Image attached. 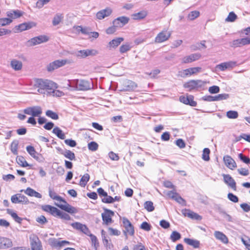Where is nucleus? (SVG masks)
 Masks as SVG:
<instances>
[{
    "instance_id": "1",
    "label": "nucleus",
    "mask_w": 250,
    "mask_h": 250,
    "mask_svg": "<svg viewBox=\"0 0 250 250\" xmlns=\"http://www.w3.org/2000/svg\"><path fill=\"white\" fill-rule=\"evenodd\" d=\"M36 86L38 88V92L42 94L48 95V91L53 88H57V84L48 80L38 79L36 81Z\"/></svg>"
},
{
    "instance_id": "2",
    "label": "nucleus",
    "mask_w": 250,
    "mask_h": 250,
    "mask_svg": "<svg viewBox=\"0 0 250 250\" xmlns=\"http://www.w3.org/2000/svg\"><path fill=\"white\" fill-rule=\"evenodd\" d=\"M206 82L201 80H190L184 84L185 88L188 89L189 91L192 90L198 91L204 86Z\"/></svg>"
},
{
    "instance_id": "3",
    "label": "nucleus",
    "mask_w": 250,
    "mask_h": 250,
    "mask_svg": "<svg viewBox=\"0 0 250 250\" xmlns=\"http://www.w3.org/2000/svg\"><path fill=\"white\" fill-rule=\"evenodd\" d=\"M23 111L25 114L33 117H40L42 114V108L40 106H30L23 109Z\"/></svg>"
},
{
    "instance_id": "4",
    "label": "nucleus",
    "mask_w": 250,
    "mask_h": 250,
    "mask_svg": "<svg viewBox=\"0 0 250 250\" xmlns=\"http://www.w3.org/2000/svg\"><path fill=\"white\" fill-rule=\"evenodd\" d=\"M137 87V85L135 82L131 80H125L123 81L119 91L130 92L134 90Z\"/></svg>"
},
{
    "instance_id": "5",
    "label": "nucleus",
    "mask_w": 250,
    "mask_h": 250,
    "mask_svg": "<svg viewBox=\"0 0 250 250\" xmlns=\"http://www.w3.org/2000/svg\"><path fill=\"white\" fill-rule=\"evenodd\" d=\"M49 40V37L46 35H40L35 37L28 40L27 42V45L32 46L42 43L46 42Z\"/></svg>"
},
{
    "instance_id": "6",
    "label": "nucleus",
    "mask_w": 250,
    "mask_h": 250,
    "mask_svg": "<svg viewBox=\"0 0 250 250\" xmlns=\"http://www.w3.org/2000/svg\"><path fill=\"white\" fill-rule=\"evenodd\" d=\"M30 240L32 250H42V243L37 235H31Z\"/></svg>"
},
{
    "instance_id": "7",
    "label": "nucleus",
    "mask_w": 250,
    "mask_h": 250,
    "mask_svg": "<svg viewBox=\"0 0 250 250\" xmlns=\"http://www.w3.org/2000/svg\"><path fill=\"white\" fill-rule=\"evenodd\" d=\"M36 24L33 22H24L14 27V32L19 33L25 30H29L33 27L36 26Z\"/></svg>"
},
{
    "instance_id": "8",
    "label": "nucleus",
    "mask_w": 250,
    "mask_h": 250,
    "mask_svg": "<svg viewBox=\"0 0 250 250\" xmlns=\"http://www.w3.org/2000/svg\"><path fill=\"white\" fill-rule=\"evenodd\" d=\"M123 223L125 228L124 232L126 236V238H127V233L131 236H132L134 234V227L131 222L126 218L123 219Z\"/></svg>"
},
{
    "instance_id": "9",
    "label": "nucleus",
    "mask_w": 250,
    "mask_h": 250,
    "mask_svg": "<svg viewBox=\"0 0 250 250\" xmlns=\"http://www.w3.org/2000/svg\"><path fill=\"white\" fill-rule=\"evenodd\" d=\"M11 202L14 204H19L27 205L29 203L28 198L24 195L18 193L11 196Z\"/></svg>"
},
{
    "instance_id": "10",
    "label": "nucleus",
    "mask_w": 250,
    "mask_h": 250,
    "mask_svg": "<svg viewBox=\"0 0 250 250\" xmlns=\"http://www.w3.org/2000/svg\"><path fill=\"white\" fill-rule=\"evenodd\" d=\"M93 84L92 81L79 80L78 82V90L86 91L92 88Z\"/></svg>"
},
{
    "instance_id": "11",
    "label": "nucleus",
    "mask_w": 250,
    "mask_h": 250,
    "mask_svg": "<svg viewBox=\"0 0 250 250\" xmlns=\"http://www.w3.org/2000/svg\"><path fill=\"white\" fill-rule=\"evenodd\" d=\"M104 212L102 214L103 221L107 225L112 221L111 217L114 215V212L109 209L104 208Z\"/></svg>"
},
{
    "instance_id": "12",
    "label": "nucleus",
    "mask_w": 250,
    "mask_h": 250,
    "mask_svg": "<svg viewBox=\"0 0 250 250\" xmlns=\"http://www.w3.org/2000/svg\"><path fill=\"white\" fill-rule=\"evenodd\" d=\"M194 97L191 95H187V97L185 96H181L179 97V101L180 102L187 105H189L191 106H196L197 103L193 100Z\"/></svg>"
},
{
    "instance_id": "13",
    "label": "nucleus",
    "mask_w": 250,
    "mask_h": 250,
    "mask_svg": "<svg viewBox=\"0 0 250 250\" xmlns=\"http://www.w3.org/2000/svg\"><path fill=\"white\" fill-rule=\"evenodd\" d=\"M98 54V51L94 49L81 50L76 53V55L78 57L84 58L89 56H95Z\"/></svg>"
},
{
    "instance_id": "14",
    "label": "nucleus",
    "mask_w": 250,
    "mask_h": 250,
    "mask_svg": "<svg viewBox=\"0 0 250 250\" xmlns=\"http://www.w3.org/2000/svg\"><path fill=\"white\" fill-rule=\"evenodd\" d=\"M129 21V18L125 16L119 17L112 22L113 24L117 28H121L126 24Z\"/></svg>"
},
{
    "instance_id": "15",
    "label": "nucleus",
    "mask_w": 250,
    "mask_h": 250,
    "mask_svg": "<svg viewBox=\"0 0 250 250\" xmlns=\"http://www.w3.org/2000/svg\"><path fill=\"white\" fill-rule=\"evenodd\" d=\"M171 33L167 31H163L159 33L155 37V42L156 43H161L167 41L170 37Z\"/></svg>"
},
{
    "instance_id": "16",
    "label": "nucleus",
    "mask_w": 250,
    "mask_h": 250,
    "mask_svg": "<svg viewBox=\"0 0 250 250\" xmlns=\"http://www.w3.org/2000/svg\"><path fill=\"white\" fill-rule=\"evenodd\" d=\"M42 208L43 211L50 213L54 216H58L61 213L60 210L51 205H43L42 207Z\"/></svg>"
},
{
    "instance_id": "17",
    "label": "nucleus",
    "mask_w": 250,
    "mask_h": 250,
    "mask_svg": "<svg viewBox=\"0 0 250 250\" xmlns=\"http://www.w3.org/2000/svg\"><path fill=\"white\" fill-rule=\"evenodd\" d=\"M224 182L233 190H236V183L235 180L229 174H223Z\"/></svg>"
},
{
    "instance_id": "18",
    "label": "nucleus",
    "mask_w": 250,
    "mask_h": 250,
    "mask_svg": "<svg viewBox=\"0 0 250 250\" xmlns=\"http://www.w3.org/2000/svg\"><path fill=\"white\" fill-rule=\"evenodd\" d=\"M71 226L73 227L74 229L81 231L87 236L91 234L90 231L89 230V229L85 225H83L79 222H75L72 223L71 224Z\"/></svg>"
},
{
    "instance_id": "19",
    "label": "nucleus",
    "mask_w": 250,
    "mask_h": 250,
    "mask_svg": "<svg viewBox=\"0 0 250 250\" xmlns=\"http://www.w3.org/2000/svg\"><path fill=\"white\" fill-rule=\"evenodd\" d=\"M201 57L199 53H194L184 57L182 59L183 63H188L199 60Z\"/></svg>"
},
{
    "instance_id": "20",
    "label": "nucleus",
    "mask_w": 250,
    "mask_h": 250,
    "mask_svg": "<svg viewBox=\"0 0 250 250\" xmlns=\"http://www.w3.org/2000/svg\"><path fill=\"white\" fill-rule=\"evenodd\" d=\"M66 62V60H56L50 63L47 66V70L48 71H52L64 65Z\"/></svg>"
},
{
    "instance_id": "21",
    "label": "nucleus",
    "mask_w": 250,
    "mask_h": 250,
    "mask_svg": "<svg viewBox=\"0 0 250 250\" xmlns=\"http://www.w3.org/2000/svg\"><path fill=\"white\" fill-rule=\"evenodd\" d=\"M201 69V67H192L183 70L180 72L182 77H186L199 72Z\"/></svg>"
},
{
    "instance_id": "22",
    "label": "nucleus",
    "mask_w": 250,
    "mask_h": 250,
    "mask_svg": "<svg viewBox=\"0 0 250 250\" xmlns=\"http://www.w3.org/2000/svg\"><path fill=\"white\" fill-rule=\"evenodd\" d=\"M65 205H59V204H56L59 208H61L62 209L69 213H75L77 212V209L75 208L71 205H70L69 204H68L66 202V203H64Z\"/></svg>"
},
{
    "instance_id": "23",
    "label": "nucleus",
    "mask_w": 250,
    "mask_h": 250,
    "mask_svg": "<svg viewBox=\"0 0 250 250\" xmlns=\"http://www.w3.org/2000/svg\"><path fill=\"white\" fill-rule=\"evenodd\" d=\"M112 12V10L110 8H106L98 12L96 14V17L98 20H103L110 16Z\"/></svg>"
},
{
    "instance_id": "24",
    "label": "nucleus",
    "mask_w": 250,
    "mask_h": 250,
    "mask_svg": "<svg viewBox=\"0 0 250 250\" xmlns=\"http://www.w3.org/2000/svg\"><path fill=\"white\" fill-rule=\"evenodd\" d=\"M223 159L226 166L229 169H233L237 167L235 162L230 156H225Z\"/></svg>"
},
{
    "instance_id": "25",
    "label": "nucleus",
    "mask_w": 250,
    "mask_h": 250,
    "mask_svg": "<svg viewBox=\"0 0 250 250\" xmlns=\"http://www.w3.org/2000/svg\"><path fill=\"white\" fill-rule=\"evenodd\" d=\"M23 190H21V192ZM24 193L31 197H35L38 198H41L42 195L39 192H37L31 188H27L26 190H24Z\"/></svg>"
},
{
    "instance_id": "26",
    "label": "nucleus",
    "mask_w": 250,
    "mask_h": 250,
    "mask_svg": "<svg viewBox=\"0 0 250 250\" xmlns=\"http://www.w3.org/2000/svg\"><path fill=\"white\" fill-rule=\"evenodd\" d=\"M10 66L15 71H19L22 69V63L16 59H13L10 62Z\"/></svg>"
},
{
    "instance_id": "27",
    "label": "nucleus",
    "mask_w": 250,
    "mask_h": 250,
    "mask_svg": "<svg viewBox=\"0 0 250 250\" xmlns=\"http://www.w3.org/2000/svg\"><path fill=\"white\" fill-rule=\"evenodd\" d=\"M49 196L53 200H56L62 203H66V201L61 196L58 195L57 193L50 188H49Z\"/></svg>"
},
{
    "instance_id": "28",
    "label": "nucleus",
    "mask_w": 250,
    "mask_h": 250,
    "mask_svg": "<svg viewBox=\"0 0 250 250\" xmlns=\"http://www.w3.org/2000/svg\"><path fill=\"white\" fill-rule=\"evenodd\" d=\"M214 236L215 238L221 241L224 244H227L228 243V239L226 235L223 232L219 231H215L214 232Z\"/></svg>"
},
{
    "instance_id": "29",
    "label": "nucleus",
    "mask_w": 250,
    "mask_h": 250,
    "mask_svg": "<svg viewBox=\"0 0 250 250\" xmlns=\"http://www.w3.org/2000/svg\"><path fill=\"white\" fill-rule=\"evenodd\" d=\"M184 241L186 244L189 246H192L194 248H198L200 247V241L197 240L185 238Z\"/></svg>"
},
{
    "instance_id": "30",
    "label": "nucleus",
    "mask_w": 250,
    "mask_h": 250,
    "mask_svg": "<svg viewBox=\"0 0 250 250\" xmlns=\"http://www.w3.org/2000/svg\"><path fill=\"white\" fill-rule=\"evenodd\" d=\"M123 41L124 38L122 37L116 38L114 39H113L109 42V47L115 48L119 46Z\"/></svg>"
},
{
    "instance_id": "31",
    "label": "nucleus",
    "mask_w": 250,
    "mask_h": 250,
    "mask_svg": "<svg viewBox=\"0 0 250 250\" xmlns=\"http://www.w3.org/2000/svg\"><path fill=\"white\" fill-rule=\"evenodd\" d=\"M79 80H67L66 85L68 88H71L73 89H78V82Z\"/></svg>"
},
{
    "instance_id": "32",
    "label": "nucleus",
    "mask_w": 250,
    "mask_h": 250,
    "mask_svg": "<svg viewBox=\"0 0 250 250\" xmlns=\"http://www.w3.org/2000/svg\"><path fill=\"white\" fill-rule=\"evenodd\" d=\"M52 132L61 139H64L65 138L64 133L59 127L56 126L54 127Z\"/></svg>"
},
{
    "instance_id": "33",
    "label": "nucleus",
    "mask_w": 250,
    "mask_h": 250,
    "mask_svg": "<svg viewBox=\"0 0 250 250\" xmlns=\"http://www.w3.org/2000/svg\"><path fill=\"white\" fill-rule=\"evenodd\" d=\"M17 163L22 167H27L30 165L26 162L25 158L21 156H18L16 158Z\"/></svg>"
},
{
    "instance_id": "34",
    "label": "nucleus",
    "mask_w": 250,
    "mask_h": 250,
    "mask_svg": "<svg viewBox=\"0 0 250 250\" xmlns=\"http://www.w3.org/2000/svg\"><path fill=\"white\" fill-rule=\"evenodd\" d=\"M147 16V12L146 11H142L132 15L135 20H140L144 19Z\"/></svg>"
},
{
    "instance_id": "35",
    "label": "nucleus",
    "mask_w": 250,
    "mask_h": 250,
    "mask_svg": "<svg viewBox=\"0 0 250 250\" xmlns=\"http://www.w3.org/2000/svg\"><path fill=\"white\" fill-rule=\"evenodd\" d=\"M63 16L62 14L58 13L55 15L52 20V24L54 26L58 25L62 20Z\"/></svg>"
},
{
    "instance_id": "36",
    "label": "nucleus",
    "mask_w": 250,
    "mask_h": 250,
    "mask_svg": "<svg viewBox=\"0 0 250 250\" xmlns=\"http://www.w3.org/2000/svg\"><path fill=\"white\" fill-rule=\"evenodd\" d=\"M62 155L71 161L75 160L76 159L75 154L69 150H65L64 153H62Z\"/></svg>"
},
{
    "instance_id": "37",
    "label": "nucleus",
    "mask_w": 250,
    "mask_h": 250,
    "mask_svg": "<svg viewBox=\"0 0 250 250\" xmlns=\"http://www.w3.org/2000/svg\"><path fill=\"white\" fill-rule=\"evenodd\" d=\"M90 176L88 173L84 174L80 180V185L82 187H85L89 181Z\"/></svg>"
},
{
    "instance_id": "38",
    "label": "nucleus",
    "mask_w": 250,
    "mask_h": 250,
    "mask_svg": "<svg viewBox=\"0 0 250 250\" xmlns=\"http://www.w3.org/2000/svg\"><path fill=\"white\" fill-rule=\"evenodd\" d=\"M12 242L8 239H3L2 240H0V248H6L11 246Z\"/></svg>"
},
{
    "instance_id": "39",
    "label": "nucleus",
    "mask_w": 250,
    "mask_h": 250,
    "mask_svg": "<svg viewBox=\"0 0 250 250\" xmlns=\"http://www.w3.org/2000/svg\"><path fill=\"white\" fill-rule=\"evenodd\" d=\"M7 211V213L11 215V216L13 217L16 222L19 223H21L22 219L18 216L16 213L13 212L11 209H8Z\"/></svg>"
},
{
    "instance_id": "40",
    "label": "nucleus",
    "mask_w": 250,
    "mask_h": 250,
    "mask_svg": "<svg viewBox=\"0 0 250 250\" xmlns=\"http://www.w3.org/2000/svg\"><path fill=\"white\" fill-rule=\"evenodd\" d=\"M210 151L208 148H205L203 151L202 159L205 161H208L209 160V154Z\"/></svg>"
},
{
    "instance_id": "41",
    "label": "nucleus",
    "mask_w": 250,
    "mask_h": 250,
    "mask_svg": "<svg viewBox=\"0 0 250 250\" xmlns=\"http://www.w3.org/2000/svg\"><path fill=\"white\" fill-rule=\"evenodd\" d=\"M19 142L17 140L14 141L11 145V151L14 155L18 154V146Z\"/></svg>"
},
{
    "instance_id": "42",
    "label": "nucleus",
    "mask_w": 250,
    "mask_h": 250,
    "mask_svg": "<svg viewBox=\"0 0 250 250\" xmlns=\"http://www.w3.org/2000/svg\"><path fill=\"white\" fill-rule=\"evenodd\" d=\"M237 19V16L234 12H230L225 19L226 22H234Z\"/></svg>"
},
{
    "instance_id": "43",
    "label": "nucleus",
    "mask_w": 250,
    "mask_h": 250,
    "mask_svg": "<svg viewBox=\"0 0 250 250\" xmlns=\"http://www.w3.org/2000/svg\"><path fill=\"white\" fill-rule=\"evenodd\" d=\"M229 98V94L224 93L218 94V95H216L214 96V101H219L223 100H226Z\"/></svg>"
},
{
    "instance_id": "44",
    "label": "nucleus",
    "mask_w": 250,
    "mask_h": 250,
    "mask_svg": "<svg viewBox=\"0 0 250 250\" xmlns=\"http://www.w3.org/2000/svg\"><path fill=\"white\" fill-rule=\"evenodd\" d=\"M55 89L56 88H53L52 90L48 91V95L56 97H61L64 95L63 92Z\"/></svg>"
},
{
    "instance_id": "45",
    "label": "nucleus",
    "mask_w": 250,
    "mask_h": 250,
    "mask_svg": "<svg viewBox=\"0 0 250 250\" xmlns=\"http://www.w3.org/2000/svg\"><path fill=\"white\" fill-rule=\"evenodd\" d=\"M26 150L33 158H35V156L38 155V153L36 152L33 146H26Z\"/></svg>"
},
{
    "instance_id": "46",
    "label": "nucleus",
    "mask_w": 250,
    "mask_h": 250,
    "mask_svg": "<svg viewBox=\"0 0 250 250\" xmlns=\"http://www.w3.org/2000/svg\"><path fill=\"white\" fill-rule=\"evenodd\" d=\"M144 207L149 212H151L154 210L153 203L151 201H146L144 204Z\"/></svg>"
},
{
    "instance_id": "47",
    "label": "nucleus",
    "mask_w": 250,
    "mask_h": 250,
    "mask_svg": "<svg viewBox=\"0 0 250 250\" xmlns=\"http://www.w3.org/2000/svg\"><path fill=\"white\" fill-rule=\"evenodd\" d=\"M227 117L229 119H236L238 117V113L236 111L229 110L227 112Z\"/></svg>"
},
{
    "instance_id": "48",
    "label": "nucleus",
    "mask_w": 250,
    "mask_h": 250,
    "mask_svg": "<svg viewBox=\"0 0 250 250\" xmlns=\"http://www.w3.org/2000/svg\"><path fill=\"white\" fill-rule=\"evenodd\" d=\"M45 114L48 117L53 119V120H58L59 119L58 115L55 112H53L52 110H48L46 111Z\"/></svg>"
},
{
    "instance_id": "49",
    "label": "nucleus",
    "mask_w": 250,
    "mask_h": 250,
    "mask_svg": "<svg viewBox=\"0 0 250 250\" xmlns=\"http://www.w3.org/2000/svg\"><path fill=\"white\" fill-rule=\"evenodd\" d=\"M12 22V20L8 18H0V26H4L10 24Z\"/></svg>"
},
{
    "instance_id": "50",
    "label": "nucleus",
    "mask_w": 250,
    "mask_h": 250,
    "mask_svg": "<svg viewBox=\"0 0 250 250\" xmlns=\"http://www.w3.org/2000/svg\"><path fill=\"white\" fill-rule=\"evenodd\" d=\"M181 237V235L180 233L176 231H173L170 235V239L174 242L179 240Z\"/></svg>"
},
{
    "instance_id": "51",
    "label": "nucleus",
    "mask_w": 250,
    "mask_h": 250,
    "mask_svg": "<svg viewBox=\"0 0 250 250\" xmlns=\"http://www.w3.org/2000/svg\"><path fill=\"white\" fill-rule=\"evenodd\" d=\"M98 144L94 141L91 142L88 144V148L92 151H95L98 148Z\"/></svg>"
},
{
    "instance_id": "52",
    "label": "nucleus",
    "mask_w": 250,
    "mask_h": 250,
    "mask_svg": "<svg viewBox=\"0 0 250 250\" xmlns=\"http://www.w3.org/2000/svg\"><path fill=\"white\" fill-rule=\"evenodd\" d=\"M200 15V12L198 11H193L188 15V18L190 21H193Z\"/></svg>"
},
{
    "instance_id": "53",
    "label": "nucleus",
    "mask_w": 250,
    "mask_h": 250,
    "mask_svg": "<svg viewBox=\"0 0 250 250\" xmlns=\"http://www.w3.org/2000/svg\"><path fill=\"white\" fill-rule=\"evenodd\" d=\"M230 46L231 47H233V48L241 47L242 44H241L240 39L233 40L232 42H231L230 43Z\"/></svg>"
},
{
    "instance_id": "54",
    "label": "nucleus",
    "mask_w": 250,
    "mask_h": 250,
    "mask_svg": "<svg viewBox=\"0 0 250 250\" xmlns=\"http://www.w3.org/2000/svg\"><path fill=\"white\" fill-rule=\"evenodd\" d=\"M238 157L245 164H248L250 163V158L244 155L243 153H239Z\"/></svg>"
},
{
    "instance_id": "55",
    "label": "nucleus",
    "mask_w": 250,
    "mask_h": 250,
    "mask_svg": "<svg viewBox=\"0 0 250 250\" xmlns=\"http://www.w3.org/2000/svg\"><path fill=\"white\" fill-rule=\"evenodd\" d=\"M102 202L106 204H111L113 203V197L111 196L108 195L105 196L102 199Z\"/></svg>"
},
{
    "instance_id": "56",
    "label": "nucleus",
    "mask_w": 250,
    "mask_h": 250,
    "mask_svg": "<svg viewBox=\"0 0 250 250\" xmlns=\"http://www.w3.org/2000/svg\"><path fill=\"white\" fill-rule=\"evenodd\" d=\"M131 49V47L129 44L128 43H126L125 44H123L120 46V52L121 53H124L129 51Z\"/></svg>"
},
{
    "instance_id": "57",
    "label": "nucleus",
    "mask_w": 250,
    "mask_h": 250,
    "mask_svg": "<svg viewBox=\"0 0 250 250\" xmlns=\"http://www.w3.org/2000/svg\"><path fill=\"white\" fill-rule=\"evenodd\" d=\"M228 199L233 203H237L239 201L238 197L232 193H229L228 194Z\"/></svg>"
},
{
    "instance_id": "58",
    "label": "nucleus",
    "mask_w": 250,
    "mask_h": 250,
    "mask_svg": "<svg viewBox=\"0 0 250 250\" xmlns=\"http://www.w3.org/2000/svg\"><path fill=\"white\" fill-rule=\"evenodd\" d=\"M88 236L91 238L92 245L94 246V247L96 249L97 247L99 246V243L96 236L91 233Z\"/></svg>"
},
{
    "instance_id": "59",
    "label": "nucleus",
    "mask_w": 250,
    "mask_h": 250,
    "mask_svg": "<svg viewBox=\"0 0 250 250\" xmlns=\"http://www.w3.org/2000/svg\"><path fill=\"white\" fill-rule=\"evenodd\" d=\"M51 0H38L36 2V6L38 8H42L44 5L48 3Z\"/></svg>"
},
{
    "instance_id": "60",
    "label": "nucleus",
    "mask_w": 250,
    "mask_h": 250,
    "mask_svg": "<svg viewBox=\"0 0 250 250\" xmlns=\"http://www.w3.org/2000/svg\"><path fill=\"white\" fill-rule=\"evenodd\" d=\"M140 228L142 229H144V230H145L146 231H148L150 230L151 228V226L147 222H144L141 224Z\"/></svg>"
},
{
    "instance_id": "61",
    "label": "nucleus",
    "mask_w": 250,
    "mask_h": 250,
    "mask_svg": "<svg viewBox=\"0 0 250 250\" xmlns=\"http://www.w3.org/2000/svg\"><path fill=\"white\" fill-rule=\"evenodd\" d=\"M220 88L216 85H213L209 87L208 91L211 94H216L219 92Z\"/></svg>"
},
{
    "instance_id": "62",
    "label": "nucleus",
    "mask_w": 250,
    "mask_h": 250,
    "mask_svg": "<svg viewBox=\"0 0 250 250\" xmlns=\"http://www.w3.org/2000/svg\"><path fill=\"white\" fill-rule=\"evenodd\" d=\"M108 156L112 161H118L120 159L119 156L116 153L113 151H110L108 153Z\"/></svg>"
},
{
    "instance_id": "63",
    "label": "nucleus",
    "mask_w": 250,
    "mask_h": 250,
    "mask_svg": "<svg viewBox=\"0 0 250 250\" xmlns=\"http://www.w3.org/2000/svg\"><path fill=\"white\" fill-rule=\"evenodd\" d=\"M238 172L241 175L248 176L250 174L249 171L248 169L245 168H240L237 169Z\"/></svg>"
},
{
    "instance_id": "64",
    "label": "nucleus",
    "mask_w": 250,
    "mask_h": 250,
    "mask_svg": "<svg viewBox=\"0 0 250 250\" xmlns=\"http://www.w3.org/2000/svg\"><path fill=\"white\" fill-rule=\"evenodd\" d=\"M176 145L180 148H183L186 146L184 140L182 139H178L175 141Z\"/></svg>"
}]
</instances>
